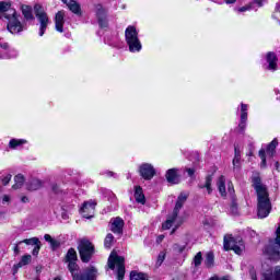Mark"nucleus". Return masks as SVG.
<instances>
[{
  "label": "nucleus",
  "mask_w": 280,
  "mask_h": 280,
  "mask_svg": "<svg viewBox=\"0 0 280 280\" xmlns=\"http://www.w3.org/2000/svg\"><path fill=\"white\" fill-rule=\"evenodd\" d=\"M253 187L257 194V215L260 219L268 218L270 211H272V205L270 203V197L268 195V187L261 183L259 175L252 177Z\"/></svg>",
  "instance_id": "1"
},
{
  "label": "nucleus",
  "mask_w": 280,
  "mask_h": 280,
  "mask_svg": "<svg viewBox=\"0 0 280 280\" xmlns=\"http://www.w3.org/2000/svg\"><path fill=\"white\" fill-rule=\"evenodd\" d=\"M0 14L7 19V30L11 34H21L23 24L19 21V14L15 9H12V4L10 2L0 1Z\"/></svg>",
  "instance_id": "2"
},
{
  "label": "nucleus",
  "mask_w": 280,
  "mask_h": 280,
  "mask_svg": "<svg viewBox=\"0 0 280 280\" xmlns=\"http://www.w3.org/2000/svg\"><path fill=\"white\" fill-rule=\"evenodd\" d=\"M187 198H189V194L187 192L179 194L172 214H170L166 221L162 224V229L164 231H168V229L174 226V229L171 232V234H174L176 232V229H178V226L183 224L184 222L183 218H179L178 213L180 209H183V206L185 205V202H187Z\"/></svg>",
  "instance_id": "3"
},
{
  "label": "nucleus",
  "mask_w": 280,
  "mask_h": 280,
  "mask_svg": "<svg viewBox=\"0 0 280 280\" xmlns=\"http://www.w3.org/2000/svg\"><path fill=\"white\" fill-rule=\"evenodd\" d=\"M125 40L129 47V51L131 54H135L139 51L141 46V40L139 39V32L137 31V27L129 25L125 31Z\"/></svg>",
  "instance_id": "4"
},
{
  "label": "nucleus",
  "mask_w": 280,
  "mask_h": 280,
  "mask_svg": "<svg viewBox=\"0 0 280 280\" xmlns=\"http://www.w3.org/2000/svg\"><path fill=\"white\" fill-rule=\"evenodd\" d=\"M68 269L72 275L73 280H96L97 269L95 267H89L82 275H78V264L75 261L68 262Z\"/></svg>",
  "instance_id": "5"
},
{
  "label": "nucleus",
  "mask_w": 280,
  "mask_h": 280,
  "mask_svg": "<svg viewBox=\"0 0 280 280\" xmlns=\"http://www.w3.org/2000/svg\"><path fill=\"white\" fill-rule=\"evenodd\" d=\"M126 259L124 256L117 255L116 252H112L108 258V268L110 270H114L115 266H117V279L124 280V277L126 275V266H125Z\"/></svg>",
  "instance_id": "6"
},
{
  "label": "nucleus",
  "mask_w": 280,
  "mask_h": 280,
  "mask_svg": "<svg viewBox=\"0 0 280 280\" xmlns=\"http://www.w3.org/2000/svg\"><path fill=\"white\" fill-rule=\"evenodd\" d=\"M78 250L83 264H89V261H91L93 258V255H95V246L93 243H91V241L85 238H82L79 242Z\"/></svg>",
  "instance_id": "7"
},
{
  "label": "nucleus",
  "mask_w": 280,
  "mask_h": 280,
  "mask_svg": "<svg viewBox=\"0 0 280 280\" xmlns=\"http://www.w3.org/2000/svg\"><path fill=\"white\" fill-rule=\"evenodd\" d=\"M35 16L39 23V36H45V32H47V26L49 25V15L45 12V9L40 4L34 5Z\"/></svg>",
  "instance_id": "8"
},
{
  "label": "nucleus",
  "mask_w": 280,
  "mask_h": 280,
  "mask_svg": "<svg viewBox=\"0 0 280 280\" xmlns=\"http://www.w3.org/2000/svg\"><path fill=\"white\" fill-rule=\"evenodd\" d=\"M224 250H234L236 255L244 252V241L242 237L225 236L223 243Z\"/></svg>",
  "instance_id": "9"
},
{
  "label": "nucleus",
  "mask_w": 280,
  "mask_h": 280,
  "mask_svg": "<svg viewBox=\"0 0 280 280\" xmlns=\"http://www.w3.org/2000/svg\"><path fill=\"white\" fill-rule=\"evenodd\" d=\"M95 207H97V202L95 200L85 201L80 209L81 214L86 220H91V218L95 215Z\"/></svg>",
  "instance_id": "10"
},
{
  "label": "nucleus",
  "mask_w": 280,
  "mask_h": 280,
  "mask_svg": "<svg viewBox=\"0 0 280 280\" xmlns=\"http://www.w3.org/2000/svg\"><path fill=\"white\" fill-rule=\"evenodd\" d=\"M140 176L144 178V180H152L154 178V175L156 174V171L154 170V166L152 164H141L139 167Z\"/></svg>",
  "instance_id": "11"
},
{
  "label": "nucleus",
  "mask_w": 280,
  "mask_h": 280,
  "mask_svg": "<svg viewBox=\"0 0 280 280\" xmlns=\"http://www.w3.org/2000/svg\"><path fill=\"white\" fill-rule=\"evenodd\" d=\"M266 60L268 62V66L266 67L268 71H277V69H279V58L277 57L276 52H267Z\"/></svg>",
  "instance_id": "12"
},
{
  "label": "nucleus",
  "mask_w": 280,
  "mask_h": 280,
  "mask_svg": "<svg viewBox=\"0 0 280 280\" xmlns=\"http://www.w3.org/2000/svg\"><path fill=\"white\" fill-rule=\"evenodd\" d=\"M124 219L117 217L110 220V232L116 233V235H121L124 233Z\"/></svg>",
  "instance_id": "13"
},
{
  "label": "nucleus",
  "mask_w": 280,
  "mask_h": 280,
  "mask_svg": "<svg viewBox=\"0 0 280 280\" xmlns=\"http://www.w3.org/2000/svg\"><path fill=\"white\" fill-rule=\"evenodd\" d=\"M19 244H26L27 246H35L32 255L35 257L40 253V240L38 237H32V238H25L23 241H20Z\"/></svg>",
  "instance_id": "14"
},
{
  "label": "nucleus",
  "mask_w": 280,
  "mask_h": 280,
  "mask_svg": "<svg viewBox=\"0 0 280 280\" xmlns=\"http://www.w3.org/2000/svg\"><path fill=\"white\" fill-rule=\"evenodd\" d=\"M96 16L98 19V25L101 27H108V20L106 19V10L102 4L96 5Z\"/></svg>",
  "instance_id": "15"
},
{
  "label": "nucleus",
  "mask_w": 280,
  "mask_h": 280,
  "mask_svg": "<svg viewBox=\"0 0 280 280\" xmlns=\"http://www.w3.org/2000/svg\"><path fill=\"white\" fill-rule=\"evenodd\" d=\"M246 121H248V105L241 104V122L238 125L240 130L244 132L246 130Z\"/></svg>",
  "instance_id": "16"
},
{
  "label": "nucleus",
  "mask_w": 280,
  "mask_h": 280,
  "mask_svg": "<svg viewBox=\"0 0 280 280\" xmlns=\"http://www.w3.org/2000/svg\"><path fill=\"white\" fill-rule=\"evenodd\" d=\"M62 3L67 5V8L77 16H82V9L80 8V3L75 0H61Z\"/></svg>",
  "instance_id": "17"
},
{
  "label": "nucleus",
  "mask_w": 280,
  "mask_h": 280,
  "mask_svg": "<svg viewBox=\"0 0 280 280\" xmlns=\"http://www.w3.org/2000/svg\"><path fill=\"white\" fill-rule=\"evenodd\" d=\"M55 30L62 34L65 32V11H59L55 15Z\"/></svg>",
  "instance_id": "18"
},
{
  "label": "nucleus",
  "mask_w": 280,
  "mask_h": 280,
  "mask_svg": "<svg viewBox=\"0 0 280 280\" xmlns=\"http://www.w3.org/2000/svg\"><path fill=\"white\" fill-rule=\"evenodd\" d=\"M0 60L1 58H16L18 52L14 49L9 50L8 44H0Z\"/></svg>",
  "instance_id": "19"
},
{
  "label": "nucleus",
  "mask_w": 280,
  "mask_h": 280,
  "mask_svg": "<svg viewBox=\"0 0 280 280\" xmlns=\"http://www.w3.org/2000/svg\"><path fill=\"white\" fill-rule=\"evenodd\" d=\"M262 280H280V266H276L273 269L262 273Z\"/></svg>",
  "instance_id": "20"
},
{
  "label": "nucleus",
  "mask_w": 280,
  "mask_h": 280,
  "mask_svg": "<svg viewBox=\"0 0 280 280\" xmlns=\"http://www.w3.org/2000/svg\"><path fill=\"white\" fill-rule=\"evenodd\" d=\"M166 180L167 183H171V185H178V183H180L178 171H176V168H170L166 172Z\"/></svg>",
  "instance_id": "21"
},
{
  "label": "nucleus",
  "mask_w": 280,
  "mask_h": 280,
  "mask_svg": "<svg viewBox=\"0 0 280 280\" xmlns=\"http://www.w3.org/2000/svg\"><path fill=\"white\" fill-rule=\"evenodd\" d=\"M26 189L27 191H38V189H43V180L38 178L30 179L26 183Z\"/></svg>",
  "instance_id": "22"
},
{
  "label": "nucleus",
  "mask_w": 280,
  "mask_h": 280,
  "mask_svg": "<svg viewBox=\"0 0 280 280\" xmlns=\"http://www.w3.org/2000/svg\"><path fill=\"white\" fill-rule=\"evenodd\" d=\"M32 264V255H24L22 256L20 262L13 266V272L16 275L19 272V268H23V266H30Z\"/></svg>",
  "instance_id": "23"
},
{
  "label": "nucleus",
  "mask_w": 280,
  "mask_h": 280,
  "mask_svg": "<svg viewBox=\"0 0 280 280\" xmlns=\"http://www.w3.org/2000/svg\"><path fill=\"white\" fill-rule=\"evenodd\" d=\"M217 187L221 196H226V178L224 175H221L217 182Z\"/></svg>",
  "instance_id": "24"
},
{
  "label": "nucleus",
  "mask_w": 280,
  "mask_h": 280,
  "mask_svg": "<svg viewBox=\"0 0 280 280\" xmlns=\"http://www.w3.org/2000/svg\"><path fill=\"white\" fill-rule=\"evenodd\" d=\"M136 202L140 205H145V195H143V188L141 186H137L135 190Z\"/></svg>",
  "instance_id": "25"
},
{
  "label": "nucleus",
  "mask_w": 280,
  "mask_h": 280,
  "mask_svg": "<svg viewBox=\"0 0 280 280\" xmlns=\"http://www.w3.org/2000/svg\"><path fill=\"white\" fill-rule=\"evenodd\" d=\"M213 182V177L211 175H208L206 177L205 184H199L198 187L199 189H207L208 194H212L213 188H211V183Z\"/></svg>",
  "instance_id": "26"
},
{
  "label": "nucleus",
  "mask_w": 280,
  "mask_h": 280,
  "mask_svg": "<svg viewBox=\"0 0 280 280\" xmlns=\"http://www.w3.org/2000/svg\"><path fill=\"white\" fill-rule=\"evenodd\" d=\"M25 185V176L23 174H18L14 176V185L12 186V189H21Z\"/></svg>",
  "instance_id": "27"
},
{
  "label": "nucleus",
  "mask_w": 280,
  "mask_h": 280,
  "mask_svg": "<svg viewBox=\"0 0 280 280\" xmlns=\"http://www.w3.org/2000/svg\"><path fill=\"white\" fill-rule=\"evenodd\" d=\"M22 14L26 21H34V14L32 13V7L30 5H22Z\"/></svg>",
  "instance_id": "28"
},
{
  "label": "nucleus",
  "mask_w": 280,
  "mask_h": 280,
  "mask_svg": "<svg viewBox=\"0 0 280 280\" xmlns=\"http://www.w3.org/2000/svg\"><path fill=\"white\" fill-rule=\"evenodd\" d=\"M277 145H279V140L275 138L268 145H267V154L270 156H275V150H277Z\"/></svg>",
  "instance_id": "29"
},
{
  "label": "nucleus",
  "mask_w": 280,
  "mask_h": 280,
  "mask_svg": "<svg viewBox=\"0 0 280 280\" xmlns=\"http://www.w3.org/2000/svg\"><path fill=\"white\" fill-rule=\"evenodd\" d=\"M24 143H27V140L11 139L9 142V148H11V150H16V148H19V145H23Z\"/></svg>",
  "instance_id": "30"
},
{
  "label": "nucleus",
  "mask_w": 280,
  "mask_h": 280,
  "mask_svg": "<svg viewBox=\"0 0 280 280\" xmlns=\"http://www.w3.org/2000/svg\"><path fill=\"white\" fill-rule=\"evenodd\" d=\"M66 261L71 262V261H78V253L73 249L70 248L66 255Z\"/></svg>",
  "instance_id": "31"
},
{
  "label": "nucleus",
  "mask_w": 280,
  "mask_h": 280,
  "mask_svg": "<svg viewBox=\"0 0 280 280\" xmlns=\"http://www.w3.org/2000/svg\"><path fill=\"white\" fill-rule=\"evenodd\" d=\"M214 261H215V256L212 254V252H209V253L206 255V260H205L206 266H207L208 268H213Z\"/></svg>",
  "instance_id": "32"
},
{
  "label": "nucleus",
  "mask_w": 280,
  "mask_h": 280,
  "mask_svg": "<svg viewBox=\"0 0 280 280\" xmlns=\"http://www.w3.org/2000/svg\"><path fill=\"white\" fill-rule=\"evenodd\" d=\"M113 244H115V236L113 234L108 233L104 241L105 248H112Z\"/></svg>",
  "instance_id": "33"
},
{
  "label": "nucleus",
  "mask_w": 280,
  "mask_h": 280,
  "mask_svg": "<svg viewBox=\"0 0 280 280\" xmlns=\"http://www.w3.org/2000/svg\"><path fill=\"white\" fill-rule=\"evenodd\" d=\"M192 264L195 268H198L202 264V252H198L194 257Z\"/></svg>",
  "instance_id": "34"
},
{
  "label": "nucleus",
  "mask_w": 280,
  "mask_h": 280,
  "mask_svg": "<svg viewBox=\"0 0 280 280\" xmlns=\"http://www.w3.org/2000/svg\"><path fill=\"white\" fill-rule=\"evenodd\" d=\"M130 280H148V276L144 273H137L136 271H132L130 273Z\"/></svg>",
  "instance_id": "35"
},
{
  "label": "nucleus",
  "mask_w": 280,
  "mask_h": 280,
  "mask_svg": "<svg viewBox=\"0 0 280 280\" xmlns=\"http://www.w3.org/2000/svg\"><path fill=\"white\" fill-rule=\"evenodd\" d=\"M253 8H254L253 3L250 2L244 7L237 8L236 12H248V11L253 10Z\"/></svg>",
  "instance_id": "36"
},
{
  "label": "nucleus",
  "mask_w": 280,
  "mask_h": 280,
  "mask_svg": "<svg viewBox=\"0 0 280 280\" xmlns=\"http://www.w3.org/2000/svg\"><path fill=\"white\" fill-rule=\"evenodd\" d=\"M230 211L233 215H237V202L235 200L232 201Z\"/></svg>",
  "instance_id": "37"
},
{
  "label": "nucleus",
  "mask_w": 280,
  "mask_h": 280,
  "mask_svg": "<svg viewBox=\"0 0 280 280\" xmlns=\"http://www.w3.org/2000/svg\"><path fill=\"white\" fill-rule=\"evenodd\" d=\"M163 261H165V252H161L159 254L156 265L161 266V264H163Z\"/></svg>",
  "instance_id": "38"
},
{
  "label": "nucleus",
  "mask_w": 280,
  "mask_h": 280,
  "mask_svg": "<svg viewBox=\"0 0 280 280\" xmlns=\"http://www.w3.org/2000/svg\"><path fill=\"white\" fill-rule=\"evenodd\" d=\"M10 180H12V175H7L4 178H2V184L5 186V185H9L10 184Z\"/></svg>",
  "instance_id": "39"
},
{
  "label": "nucleus",
  "mask_w": 280,
  "mask_h": 280,
  "mask_svg": "<svg viewBox=\"0 0 280 280\" xmlns=\"http://www.w3.org/2000/svg\"><path fill=\"white\" fill-rule=\"evenodd\" d=\"M51 191L54 194H60V186H58V184H52L51 185Z\"/></svg>",
  "instance_id": "40"
},
{
  "label": "nucleus",
  "mask_w": 280,
  "mask_h": 280,
  "mask_svg": "<svg viewBox=\"0 0 280 280\" xmlns=\"http://www.w3.org/2000/svg\"><path fill=\"white\" fill-rule=\"evenodd\" d=\"M234 158L242 159V153L237 147L234 148Z\"/></svg>",
  "instance_id": "41"
},
{
  "label": "nucleus",
  "mask_w": 280,
  "mask_h": 280,
  "mask_svg": "<svg viewBox=\"0 0 280 280\" xmlns=\"http://www.w3.org/2000/svg\"><path fill=\"white\" fill-rule=\"evenodd\" d=\"M264 1H266V0H254L250 3H253V5H255V3H256V5H258V8H261L264 5Z\"/></svg>",
  "instance_id": "42"
},
{
  "label": "nucleus",
  "mask_w": 280,
  "mask_h": 280,
  "mask_svg": "<svg viewBox=\"0 0 280 280\" xmlns=\"http://www.w3.org/2000/svg\"><path fill=\"white\" fill-rule=\"evenodd\" d=\"M241 159H242V158H235V156H234V159H233V165H234V167H238Z\"/></svg>",
  "instance_id": "43"
},
{
  "label": "nucleus",
  "mask_w": 280,
  "mask_h": 280,
  "mask_svg": "<svg viewBox=\"0 0 280 280\" xmlns=\"http://www.w3.org/2000/svg\"><path fill=\"white\" fill-rule=\"evenodd\" d=\"M258 154H259V158L261 159V161H265V159H266V151L265 150H260Z\"/></svg>",
  "instance_id": "44"
},
{
  "label": "nucleus",
  "mask_w": 280,
  "mask_h": 280,
  "mask_svg": "<svg viewBox=\"0 0 280 280\" xmlns=\"http://www.w3.org/2000/svg\"><path fill=\"white\" fill-rule=\"evenodd\" d=\"M10 200H11V198H10V196L9 195H4L3 197H2V202L5 205V202H10Z\"/></svg>",
  "instance_id": "45"
},
{
  "label": "nucleus",
  "mask_w": 280,
  "mask_h": 280,
  "mask_svg": "<svg viewBox=\"0 0 280 280\" xmlns=\"http://www.w3.org/2000/svg\"><path fill=\"white\" fill-rule=\"evenodd\" d=\"M44 240L46 241V242H54V238H51V235H49V234H45L44 235Z\"/></svg>",
  "instance_id": "46"
},
{
  "label": "nucleus",
  "mask_w": 280,
  "mask_h": 280,
  "mask_svg": "<svg viewBox=\"0 0 280 280\" xmlns=\"http://www.w3.org/2000/svg\"><path fill=\"white\" fill-rule=\"evenodd\" d=\"M186 172L188 176H194V174H196V171L194 168H187Z\"/></svg>",
  "instance_id": "47"
},
{
  "label": "nucleus",
  "mask_w": 280,
  "mask_h": 280,
  "mask_svg": "<svg viewBox=\"0 0 280 280\" xmlns=\"http://www.w3.org/2000/svg\"><path fill=\"white\" fill-rule=\"evenodd\" d=\"M21 202L27 203V202H30V198H27V196H23V197L21 198Z\"/></svg>",
  "instance_id": "48"
},
{
  "label": "nucleus",
  "mask_w": 280,
  "mask_h": 280,
  "mask_svg": "<svg viewBox=\"0 0 280 280\" xmlns=\"http://www.w3.org/2000/svg\"><path fill=\"white\" fill-rule=\"evenodd\" d=\"M228 5L235 3L237 0H224Z\"/></svg>",
  "instance_id": "49"
},
{
  "label": "nucleus",
  "mask_w": 280,
  "mask_h": 280,
  "mask_svg": "<svg viewBox=\"0 0 280 280\" xmlns=\"http://www.w3.org/2000/svg\"><path fill=\"white\" fill-rule=\"evenodd\" d=\"M231 187H233V184H229V191H230V194H234L235 190Z\"/></svg>",
  "instance_id": "50"
},
{
  "label": "nucleus",
  "mask_w": 280,
  "mask_h": 280,
  "mask_svg": "<svg viewBox=\"0 0 280 280\" xmlns=\"http://www.w3.org/2000/svg\"><path fill=\"white\" fill-rule=\"evenodd\" d=\"M252 280H257V275L255 272H250Z\"/></svg>",
  "instance_id": "51"
},
{
  "label": "nucleus",
  "mask_w": 280,
  "mask_h": 280,
  "mask_svg": "<svg viewBox=\"0 0 280 280\" xmlns=\"http://www.w3.org/2000/svg\"><path fill=\"white\" fill-rule=\"evenodd\" d=\"M276 11L280 12V1L276 4Z\"/></svg>",
  "instance_id": "52"
},
{
  "label": "nucleus",
  "mask_w": 280,
  "mask_h": 280,
  "mask_svg": "<svg viewBox=\"0 0 280 280\" xmlns=\"http://www.w3.org/2000/svg\"><path fill=\"white\" fill-rule=\"evenodd\" d=\"M20 245H21V244H19V243L15 245V247H14V253H19V246H20Z\"/></svg>",
  "instance_id": "53"
},
{
  "label": "nucleus",
  "mask_w": 280,
  "mask_h": 280,
  "mask_svg": "<svg viewBox=\"0 0 280 280\" xmlns=\"http://www.w3.org/2000/svg\"><path fill=\"white\" fill-rule=\"evenodd\" d=\"M275 167H276V170L279 172V162H276V163H275Z\"/></svg>",
  "instance_id": "54"
},
{
  "label": "nucleus",
  "mask_w": 280,
  "mask_h": 280,
  "mask_svg": "<svg viewBox=\"0 0 280 280\" xmlns=\"http://www.w3.org/2000/svg\"><path fill=\"white\" fill-rule=\"evenodd\" d=\"M163 238H164V236H163V235H160V236L158 237V241H159V242H163Z\"/></svg>",
  "instance_id": "55"
},
{
  "label": "nucleus",
  "mask_w": 280,
  "mask_h": 280,
  "mask_svg": "<svg viewBox=\"0 0 280 280\" xmlns=\"http://www.w3.org/2000/svg\"><path fill=\"white\" fill-rule=\"evenodd\" d=\"M261 166L266 167V158H265V161L261 160Z\"/></svg>",
  "instance_id": "56"
},
{
  "label": "nucleus",
  "mask_w": 280,
  "mask_h": 280,
  "mask_svg": "<svg viewBox=\"0 0 280 280\" xmlns=\"http://www.w3.org/2000/svg\"><path fill=\"white\" fill-rule=\"evenodd\" d=\"M108 176H113V172H108Z\"/></svg>",
  "instance_id": "57"
},
{
  "label": "nucleus",
  "mask_w": 280,
  "mask_h": 280,
  "mask_svg": "<svg viewBox=\"0 0 280 280\" xmlns=\"http://www.w3.org/2000/svg\"><path fill=\"white\" fill-rule=\"evenodd\" d=\"M62 218H63V220H67V215L66 214H63Z\"/></svg>",
  "instance_id": "58"
},
{
  "label": "nucleus",
  "mask_w": 280,
  "mask_h": 280,
  "mask_svg": "<svg viewBox=\"0 0 280 280\" xmlns=\"http://www.w3.org/2000/svg\"><path fill=\"white\" fill-rule=\"evenodd\" d=\"M54 280H61L59 277L55 278Z\"/></svg>",
  "instance_id": "59"
},
{
  "label": "nucleus",
  "mask_w": 280,
  "mask_h": 280,
  "mask_svg": "<svg viewBox=\"0 0 280 280\" xmlns=\"http://www.w3.org/2000/svg\"><path fill=\"white\" fill-rule=\"evenodd\" d=\"M3 215V212H0V217Z\"/></svg>",
  "instance_id": "60"
}]
</instances>
